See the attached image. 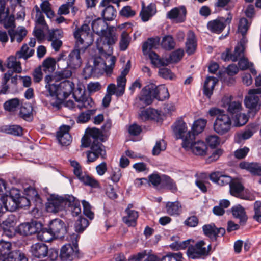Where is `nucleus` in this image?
I'll return each instance as SVG.
<instances>
[{
    "label": "nucleus",
    "instance_id": "8",
    "mask_svg": "<svg viewBox=\"0 0 261 261\" xmlns=\"http://www.w3.org/2000/svg\"><path fill=\"white\" fill-rule=\"evenodd\" d=\"M211 245H207L202 240L197 242L194 245L188 247L187 253L189 258L192 259H204L210 255Z\"/></svg>",
    "mask_w": 261,
    "mask_h": 261
},
{
    "label": "nucleus",
    "instance_id": "33",
    "mask_svg": "<svg viewBox=\"0 0 261 261\" xmlns=\"http://www.w3.org/2000/svg\"><path fill=\"white\" fill-rule=\"evenodd\" d=\"M166 211L170 216H178L182 211L181 205L178 201L168 202L166 204Z\"/></svg>",
    "mask_w": 261,
    "mask_h": 261
},
{
    "label": "nucleus",
    "instance_id": "26",
    "mask_svg": "<svg viewBox=\"0 0 261 261\" xmlns=\"http://www.w3.org/2000/svg\"><path fill=\"white\" fill-rule=\"evenodd\" d=\"M74 99L77 102V107L80 109L91 108L94 105V102L92 98L86 94H82L78 97L75 96Z\"/></svg>",
    "mask_w": 261,
    "mask_h": 261
},
{
    "label": "nucleus",
    "instance_id": "61",
    "mask_svg": "<svg viewBox=\"0 0 261 261\" xmlns=\"http://www.w3.org/2000/svg\"><path fill=\"white\" fill-rule=\"evenodd\" d=\"M119 14L122 17L131 18L133 17L136 15V12L132 9L130 6H126L122 8Z\"/></svg>",
    "mask_w": 261,
    "mask_h": 261
},
{
    "label": "nucleus",
    "instance_id": "20",
    "mask_svg": "<svg viewBox=\"0 0 261 261\" xmlns=\"http://www.w3.org/2000/svg\"><path fill=\"white\" fill-rule=\"evenodd\" d=\"M187 10L184 6L175 7L167 13V17L170 19H176V22L180 23L185 21Z\"/></svg>",
    "mask_w": 261,
    "mask_h": 261
},
{
    "label": "nucleus",
    "instance_id": "1",
    "mask_svg": "<svg viewBox=\"0 0 261 261\" xmlns=\"http://www.w3.org/2000/svg\"><path fill=\"white\" fill-rule=\"evenodd\" d=\"M117 40L115 31L113 28L108 29L100 35L97 39V48L99 53L104 56L106 59L105 62V72L108 75H111L115 66L116 59L112 56V48L111 45L114 44Z\"/></svg>",
    "mask_w": 261,
    "mask_h": 261
},
{
    "label": "nucleus",
    "instance_id": "36",
    "mask_svg": "<svg viewBox=\"0 0 261 261\" xmlns=\"http://www.w3.org/2000/svg\"><path fill=\"white\" fill-rule=\"evenodd\" d=\"M33 107L31 103H25L20 109L19 116L26 121H31L33 119Z\"/></svg>",
    "mask_w": 261,
    "mask_h": 261
},
{
    "label": "nucleus",
    "instance_id": "55",
    "mask_svg": "<svg viewBox=\"0 0 261 261\" xmlns=\"http://www.w3.org/2000/svg\"><path fill=\"white\" fill-rule=\"evenodd\" d=\"M184 55V51L182 49H178L173 51L170 55L167 60L169 61V64L170 63L177 62L181 60Z\"/></svg>",
    "mask_w": 261,
    "mask_h": 261
},
{
    "label": "nucleus",
    "instance_id": "35",
    "mask_svg": "<svg viewBox=\"0 0 261 261\" xmlns=\"http://www.w3.org/2000/svg\"><path fill=\"white\" fill-rule=\"evenodd\" d=\"M153 91V97L160 101H163L169 97L167 88L164 86L156 87Z\"/></svg>",
    "mask_w": 261,
    "mask_h": 261
},
{
    "label": "nucleus",
    "instance_id": "7",
    "mask_svg": "<svg viewBox=\"0 0 261 261\" xmlns=\"http://www.w3.org/2000/svg\"><path fill=\"white\" fill-rule=\"evenodd\" d=\"M194 134L188 132L185 136L182 146L186 150L190 149L196 155H204L206 154L207 146L203 141L198 140L195 142Z\"/></svg>",
    "mask_w": 261,
    "mask_h": 261
},
{
    "label": "nucleus",
    "instance_id": "9",
    "mask_svg": "<svg viewBox=\"0 0 261 261\" xmlns=\"http://www.w3.org/2000/svg\"><path fill=\"white\" fill-rule=\"evenodd\" d=\"M248 42L247 38H242L237 45L235 47L234 51L231 53L229 49L226 52L222 54V59L224 61H232L236 62L238 60L244 57L245 50Z\"/></svg>",
    "mask_w": 261,
    "mask_h": 261
},
{
    "label": "nucleus",
    "instance_id": "45",
    "mask_svg": "<svg viewBox=\"0 0 261 261\" xmlns=\"http://www.w3.org/2000/svg\"><path fill=\"white\" fill-rule=\"evenodd\" d=\"M56 61L53 58H47L42 63L43 70L46 73H52L55 69Z\"/></svg>",
    "mask_w": 261,
    "mask_h": 261
},
{
    "label": "nucleus",
    "instance_id": "17",
    "mask_svg": "<svg viewBox=\"0 0 261 261\" xmlns=\"http://www.w3.org/2000/svg\"><path fill=\"white\" fill-rule=\"evenodd\" d=\"M230 193L231 195L242 199L252 200L251 196L243 193L244 186L241 183L237 181H232L230 186Z\"/></svg>",
    "mask_w": 261,
    "mask_h": 261
},
{
    "label": "nucleus",
    "instance_id": "14",
    "mask_svg": "<svg viewBox=\"0 0 261 261\" xmlns=\"http://www.w3.org/2000/svg\"><path fill=\"white\" fill-rule=\"evenodd\" d=\"M42 228V224L40 222L32 221L31 222L23 223L18 227V232L23 236H29L38 232Z\"/></svg>",
    "mask_w": 261,
    "mask_h": 261
},
{
    "label": "nucleus",
    "instance_id": "37",
    "mask_svg": "<svg viewBox=\"0 0 261 261\" xmlns=\"http://www.w3.org/2000/svg\"><path fill=\"white\" fill-rule=\"evenodd\" d=\"M0 261H28L27 258L23 253L19 251H13L9 256L1 255Z\"/></svg>",
    "mask_w": 261,
    "mask_h": 261
},
{
    "label": "nucleus",
    "instance_id": "54",
    "mask_svg": "<svg viewBox=\"0 0 261 261\" xmlns=\"http://www.w3.org/2000/svg\"><path fill=\"white\" fill-rule=\"evenodd\" d=\"M249 25L248 20L245 18H242L240 19L238 31L242 35V38H246L245 35L248 30Z\"/></svg>",
    "mask_w": 261,
    "mask_h": 261
},
{
    "label": "nucleus",
    "instance_id": "11",
    "mask_svg": "<svg viewBox=\"0 0 261 261\" xmlns=\"http://www.w3.org/2000/svg\"><path fill=\"white\" fill-rule=\"evenodd\" d=\"M232 16L229 13L228 17L225 18L220 17L217 19L210 21L207 23V28L212 32L220 34L223 31L227 24L230 23Z\"/></svg>",
    "mask_w": 261,
    "mask_h": 261
},
{
    "label": "nucleus",
    "instance_id": "47",
    "mask_svg": "<svg viewBox=\"0 0 261 261\" xmlns=\"http://www.w3.org/2000/svg\"><path fill=\"white\" fill-rule=\"evenodd\" d=\"M19 106V99L14 98L5 101L3 105V107L5 111L11 112L16 111Z\"/></svg>",
    "mask_w": 261,
    "mask_h": 261
},
{
    "label": "nucleus",
    "instance_id": "12",
    "mask_svg": "<svg viewBox=\"0 0 261 261\" xmlns=\"http://www.w3.org/2000/svg\"><path fill=\"white\" fill-rule=\"evenodd\" d=\"M48 228L50 234L56 238H64L67 232L65 223L60 219H55L50 221Z\"/></svg>",
    "mask_w": 261,
    "mask_h": 261
},
{
    "label": "nucleus",
    "instance_id": "6",
    "mask_svg": "<svg viewBox=\"0 0 261 261\" xmlns=\"http://www.w3.org/2000/svg\"><path fill=\"white\" fill-rule=\"evenodd\" d=\"M66 239L71 243L64 245L61 249L60 257L62 260H72L77 255L79 251L77 246V234L72 233L66 237Z\"/></svg>",
    "mask_w": 261,
    "mask_h": 261
},
{
    "label": "nucleus",
    "instance_id": "30",
    "mask_svg": "<svg viewBox=\"0 0 261 261\" xmlns=\"http://www.w3.org/2000/svg\"><path fill=\"white\" fill-rule=\"evenodd\" d=\"M186 47V52L189 55L193 54L195 52L197 47L195 35L191 30L189 31L187 33Z\"/></svg>",
    "mask_w": 261,
    "mask_h": 261
},
{
    "label": "nucleus",
    "instance_id": "60",
    "mask_svg": "<svg viewBox=\"0 0 261 261\" xmlns=\"http://www.w3.org/2000/svg\"><path fill=\"white\" fill-rule=\"evenodd\" d=\"M126 79L118 76L117 79V88L118 89L117 94L119 95H123L125 92Z\"/></svg>",
    "mask_w": 261,
    "mask_h": 261
},
{
    "label": "nucleus",
    "instance_id": "52",
    "mask_svg": "<svg viewBox=\"0 0 261 261\" xmlns=\"http://www.w3.org/2000/svg\"><path fill=\"white\" fill-rule=\"evenodd\" d=\"M37 237L39 238L41 241L44 242H49L51 241L54 236H51L50 234V232L49 231V229L47 228L41 229L39 230L38 232H37Z\"/></svg>",
    "mask_w": 261,
    "mask_h": 261
},
{
    "label": "nucleus",
    "instance_id": "63",
    "mask_svg": "<svg viewBox=\"0 0 261 261\" xmlns=\"http://www.w3.org/2000/svg\"><path fill=\"white\" fill-rule=\"evenodd\" d=\"M93 114L94 111L92 110L82 112L79 115L77 122L81 123H85L90 119L91 116Z\"/></svg>",
    "mask_w": 261,
    "mask_h": 261
},
{
    "label": "nucleus",
    "instance_id": "46",
    "mask_svg": "<svg viewBox=\"0 0 261 261\" xmlns=\"http://www.w3.org/2000/svg\"><path fill=\"white\" fill-rule=\"evenodd\" d=\"M6 29H14L16 27L15 24V18L13 16H8V10L6 12V14L2 17V20L0 21Z\"/></svg>",
    "mask_w": 261,
    "mask_h": 261
},
{
    "label": "nucleus",
    "instance_id": "51",
    "mask_svg": "<svg viewBox=\"0 0 261 261\" xmlns=\"http://www.w3.org/2000/svg\"><path fill=\"white\" fill-rule=\"evenodd\" d=\"M160 175L158 173H153L148 177V182L151 184L154 187H156L160 184H163V176Z\"/></svg>",
    "mask_w": 261,
    "mask_h": 261
},
{
    "label": "nucleus",
    "instance_id": "43",
    "mask_svg": "<svg viewBox=\"0 0 261 261\" xmlns=\"http://www.w3.org/2000/svg\"><path fill=\"white\" fill-rule=\"evenodd\" d=\"M206 123V120L203 119H199L195 121L192 126V130L190 131L192 134H194V137L203 131Z\"/></svg>",
    "mask_w": 261,
    "mask_h": 261
},
{
    "label": "nucleus",
    "instance_id": "15",
    "mask_svg": "<svg viewBox=\"0 0 261 261\" xmlns=\"http://www.w3.org/2000/svg\"><path fill=\"white\" fill-rule=\"evenodd\" d=\"M86 133L89 137L84 140L83 138L82 139V144L85 147L89 146L91 142H94L95 140L103 141V135L100 129L95 127L88 128L86 130Z\"/></svg>",
    "mask_w": 261,
    "mask_h": 261
},
{
    "label": "nucleus",
    "instance_id": "58",
    "mask_svg": "<svg viewBox=\"0 0 261 261\" xmlns=\"http://www.w3.org/2000/svg\"><path fill=\"white\" fill-rule=\"evenodd\" d=\"M11 244L8 242H0V255L9 256L13 251L11 252Z\"/></svg>",
    "mask_w": 261,
    "mask_h": 261
},
{
    "label": "nucleus",
    "instance_id": "19",
    "mask_svg": "<svg viewBox=\"0 0 261 261\" xmlns=\"http://www.w3.org/2000/svg\"><path fill=\"white\" fill-rule=\"evenodd\" d=\"M17 222V218L13 214L8 215L7 218L3 221L1 225L4 231L7 236H12Z\"/></svg>",
    "mask_w": 261,
    "mask_h": 261
},
{
    "label": "nucleus",
    "instance_id": "62",
    "mask_svg": "<svg viewBox=\"0 0 261 261\" xmlns=\"http://www.w3.org/2000/svg\"><path fill=\"white\" fill-rule=\"evenodd\" d=\"M163 186H165L167 188L171 190L173 192L176 191L177 189L175 183L168 176H163Z\"/></svg>",
    "mask_w": 261,
    "mask_h": 261
},
{
    "label": "nucleus",
    "instance_id": "48",
    "mask_svg": "<svg viewBox=\"0 0 261 261\" xmlns=\"http://www.w3.org/2000/svg\"><path fill=\"white\" fill-rule=\"evenodd\" d=\"M204 234L212 240L216 241V227L214 224H206L202 227Z\"/></svg>",
    "mask_w": 261,
    "mask_h": 261
},
{
    "label": "nucleus",
    "instance_id": "31",
    "mask_svg": "<svg viewBox=\"0 0 261 261\" xmlns=\"http://www.w3.org/2000/svg\"><path fill=\"white\" fill-rule=\"evenodd\" d=\"M217 82V79L213 76H208L205 80L203 86V94L208 98H210L212 95Z\"/></svg>",
    "mask_w": 261,
    "mask_h": 261
},
{
    "label": "nucleus",
    "instance_id": "25",
    "mask_svg": "<svg viewBox=\"0 0 261 261\" xmlns=\"http://www.w3.org/2000/svg\"><path fill=\"white\" fill-rule=\"evenodd\" d=\"M47 246L42 243H38L33 244L31 248V252L32 255L37 258L46 256L47 255Z\"/></svg>",
    "mask_w": 261,
    "mask_h": 261
},
{
    "label": "nucleus",
    "instance_id": "27",
    "mask_svg": "<svg viewBox=\"0 0 261 261\" xmlns=\"http://www.w3.org/2000/svg\"><path fill=\"white\" fill-rule=\"evenodd\" d=\"M160 38L159 37L149 38L142 45V51L144 55L149 54L151 49L156 48L159 45Z\"/></svg>",
    "mask_w": 261,
    "mask_h": 261
},
{
    "label": "nucleus",
    "instance_id": "49",
    "mask_svg": "<svg viewBox=\"0 0 261 261\" xmlns=\"http://www.w3.org/2000/svg\"><path fill=\"white\" fill-rule=\"evenodd\" d=\"M161 46L166 50H170L175 46V42L171 35L165 36L161 41Z\"/></svg>",
    "mask_w": 261,
    "mask_h": 261
},
{
    "label": "nucleus",
    "instance_id": "41",
    "mask_svg": "<svg viewBox=\"0 0 261 261\" xmlns=\"http://www.w3.org/2000/svg\"><path fill=\"white\" fill-rule=\"evenodd\" d=\"M34 49H30L27 44H23L20 50L17 51L15 55L18 59H23L27 60L29 58L31 57L34 54Z\"/></svg>",
    "mask_w": 261,
    "mask_h": 261
},
{
    "label": "nucleus",
    "instance_id": "13",
    "mask_svg": "<svg viewBox=\"0 0 261 261\" xmlns=\"http://www.w3.org/2000/svg\"><path fill=\"white\" fill-rule=\"evenodd\" d=\"M155 88V85L150 84L145 86L141 90L140 94L138 96L137 100L140 104L143 106L150 105L153 101V91Z\"/></svg>",
    "mask_w": 261,
    "mask_h": 261
},
{
    "label": "nucleus",
    "instance_id": "3",
    "mask_svg": "<svg viewBox=\"0 0 261 261\" xmlns=\"http://www.w3.org/2000/svg\"><path fill=\"white\" fill-rule=\"evenodd\" d=\"M74 88V83L69 80H64L59 84L49 85L48 91L51 97H55L56 100L51 102V105L60 108L63 101L72 92Z\"/></svg>",
    "mask_w": 261,
    "mask_h": 261
},
{
    "label": "nucleus",
    "instance_id": "32",
    "mask_svg": "<svg viewBox=\"0 0 261 261\" xmlns=\"http://www.w3.org/2000/svg\"><path fill=\"white\" fill-rule=\"evenodd\" d=\"M0 132L14 136L22 135V128L18 125H7L0 127Z\"/></svg>",
    "mask_w": 261,
    "mask_h": 261
},
{
    "label": "nucleus",
    "instance_id": "18",
    "mask_svg": "<svg viewBox=\"0 0 261 261\" xmlns=\"http://www.w3.org/2000/svg\"><path fill=\"white\" fill-rule=\"evenodd\" d=\"M70 128L69 126L63 125L57 133L58 140L62 146H68L72 141V137L69 133Z\"/></svg>",
    "mask_w": 261,
    "mask_h": 261
},
{
    "label": "nucleus",
    "instance_id": "50",
    "mask_svg": "<svg viewBox=\"0 0 261 261\" xmlns=\"http://www.w3.org/2000/svg\"><path fill=\"white\" fill-rule=\"evenodd\" d=\"M5 210L9 211H15L18 208L17 198L15 199L14 197L10 196L7 197L6 202L4 203Z\"/></svg>",
    "mask_w": 261,
    "mask_h": 261
},
{
    "label": "nucleus",
    "instance_id": "64",
    "mask_svg": "<svg viewBox=\"0 0 261 261\" xmlns=\"http://www.w3.org/2000/svg\"><path fill=\"white\" fill-rule=\"evenodd\" d=\"M261 202L256 201L254 204V215L253 218L258 222L261 223Z\"/></svg>",
    "mask_w": 261,
    "mask_h": 261
},
{
    "label": "nucleus",
    "instance_id": "21",
    "mask_svg": "<svg viewBox=\"0 0 261 261\" xmlns=\"http://www.w3.org/2000/svg\"><path fill=\"white\" fill-rule=\"evenodd\" d=\"M222 105L227 107V111L230 113H237L241 110L242 106L239 101L231 100V96H225L222 99Z\"/></svg>",
    "mask_w": 261,
    "mask_h": 261
},
{
    "label": "nucleus",
    "instance_id": "22",
    "mask_svg": "<svg viewBox=\"0 0 261 261\" xmlns=\"http://www.w3.org/2000/svg\"><path fill=\"white\" fill-rule=\"evenodd\" d=\"M99 7L101 10V15L105 20L111 21L115 18L117 12L112 5H101L100 3Z\"/></svg>",
    "mask_w": 261,
    "mask_h": 261
},
{
    "label": "nucleus",
    "instance_id": "59",
    "mask_svg": "<svg viewBox=\"0 0 261 261\" xmlns=\"http://www.w3.org/2000/svg\"><path fill=\"white\" fill-rule=\"evenodd\" d=\"M182 254L181 253H170L162 257L161 261H182Z\"/></svg>",
    "mask_w": 261,
    "mask_h": 261
},
{
    "label": "nucleus",
    "instance_id": "34",
    "mask_svg": "<svg viewBox=\"0 0 261 261\" xmlns=\"http://www.w3.org/2000/svg\"><path fill=\"white\" fill-rule=\"evenodd\" d=\"M104 19L98 18L93 21L92 29L94 33L99 36L108 29V25Z\"/></svg>",
    "mask_w": 261,
    "mask_h": 261
},
{
    "label": "nucleus",
    "instance_id": "38",
    "mask_svg": "<svg viewBox=\"0 0 261 261\" xmlns=\"http://www.w3.org/2000/svg\"><path fill=\"white\" fill-rule=\"evenodd\" d=\"M8 33L12 42L16 39L17 42L20 43L27 35V31L24 28H22L17 31L13 29H9Z\"/></svg>",
    "mask_w": 261,
    "mask_h": 261
},
{
    "label": "nucleus",
    "instance_id": "39",
    "mask_svg": "<svg viewBox=\"0 0 261 261\" xmlns=\"http://www.w3.org/2000/svg\"><path fill=\"white\" fill-rule=\"evenodd\" d=\"M151 63L157 67L165 66L169 64L167 58H161L155 52L152 51L148 54Z\"/></svg>",
    "mask_w": 261,
    "mask_h": 261
},
{
    "label": "nucleus",
    "instance_id": "10",
    "mask_svg": "<svg viewBox=\"0 0 261 261\" xmlns=\"http://www.w3.org/2000/svg\"><path fill=\"white\" fill-rule=\"evenodd\" d=\"M89 146L90 150L86 152L88 163L95 161L99 157L102 159L106 158V151L105 146L100 141L95 140L94 142H91Z\"/></svg>",
    "mask_w": 261,
    "mask_h": 261
},
{
    "label": "nucleus",
    "instance_id": "2",
    "mask_svg": "<svg viewBox=\"0 0 261 261\" xmlns=\"http://www.w3.org/2000/svg\"><path fill=\"white\" fill-rule=\"evenodd\" d=\"M65 208H67L73 216H78L81 212L80 201L72 195L60 196L52 195L48 199L46 204L48 212L56 213Z\"/></svg>",
    "mask_w": 261,
    "mask_h": 261
},
{
    "label": "nucleus",
    "instance_id": "42",
    "mask_svg": "<svg viewBox=\"0 0 261 261\" xmlns=\"http://www.w3.org/2000/svg\"><path fill=\"white\" fill-rule=\"evenodd\" d=\"M127 216L123 217V220L125 223L129 226H135L136 224V220L138 217V213L136 211L125 210Z\"/></svg>",
    "mask_w": 261,
    "mask_h": 261
},
{
    "label": "nucleus",
    "instance_id": "53",
    "mask_svg": "<svg viewBox=\"0 0 261 261\" xmlns=\"http://www.w3.org/2000/svg\"><path fill=\"white\" fill-rule=\"evenodd\" d=\"M63 37V31L60 29L49 30L47 39L49 41L60 40Z\"/></svg>",
    "mask_w": 261,
    "mask_h": 261
},
{
    "label": "nucleus",
    "instance_id": "23",
    "mask_svg": "<svg viewBox=\"0 0 261 261\" xmlns=\"http://www.w3.org/2000/svg\"><path fill=\"white\" fill-rule=\"evenodd\" d=\"M210 179L214 182L217 183L220 186L230 185L232 182L230 176L224 175L220 172H214L210 175Z\"/></svg>",
    "mask_w": 261,
    "mask_h": 261
},
{
    "label": "nucleus",
    "instance_id": "56",
    "mask_svg": "<svg viewBox=\"0 0 261 261\" xmlns=\"http://www.w3.org/2000/svg\"><path fill=\"white\" fill-rule=\"evenodd\" d=\"M88 225L89 222L87 219L80 217L75 224V230L79 232H83Z\"/></svg>",
    "mask_w": 261,
    "mask_h": 261
},
{
    "label": "nucleus",
    "instance_id": "24",
    "mask_svg": "<svg viewBox=\"0 0 261 261\" xmlns=\"http://www.w3.org/2000/svg\"><path fill=\"white\" fill-rule=\"evenodd\" d=\"M173 131L177 139L185 138V134L187 132L186 123L182 119L178 120L172 126Z\"/></svg>",
    "mask_w": 261,
    "mask_h": 261
},
{
    "label": "nucleus",
    "instance_id": "16",
    "mask_svg": "<svg viewBox=\"0 0 261 261\" xmlns=\"http://www.w3.org/2000/svg\"><path fill=\"white\" fill-rule=\"evenodd\" d=\"M82 50L78 47H75L68 56L67 65L69 68L76 69L80 68L82 65V61L80 56Z\"/></svg>",
    "mask_w": 261,
    "mask_h": 261
},
{
    "label": "nucleus",
    "instance_id": "44",
    "mask_svg": "<svg viewBox=\"0 0 261 261\" xmlns=\"http://www.w3.org/2000/svg\"><path fill=\"white\" fill-rule=\"evenodd\" d=\"M131 39V37L126 31L122 32L119 41V48L121 51H125L127 49Z\"/></svg>",
    "mask_w": 261,
    "mask_h": 261
},
{
    "label": "nucleus",
    "instance_id": "29",
    "mask_svg": "<svg viewBox=\"0 0 261 261\" xmlns=\"http://www.w3.org/2000/svg\"><path fill=\"white\" fill-rule=\"evenodd\" d=\"M231 212L233 216L239 219V223L241 225H245L248 217L245 209L241 205H237L231 208Z\"/></svg>",
    "mask_w": 261,
    "mask_h": 261
},
{
    "label": "nucleus",
    "instance_id": "5",
    "mask_svg": "<svg viewBox=\"0 0 261 261\" xmlns=\"http://www.w3.org/2000/svg\"><path fill=\"white\" fill-rule=\"evenodd\" d=\"M74 37L76 39L75 47L80 48L82 53H84L94 41L93 35L90 33V28L87 24L78 28L74 32Z\"/></svg>",
    "mask_w": 261,
    "mask_h": 261
},
{
    "label": "nucleus",
    "instance_id": "40",
    "mask_svg": "<svg viewBox=\"0 0 261 261\" xmlns=\"http://www.w3.org/2000/svg\"><path fill=\"white\" fill-rule=\"evenodd\" d=\"M157 111L152 108H147L141 111L139 118L143 121L148 120H155L158 117Z\"/></svg>",
    "mask_w": 261,
    "mask_h": 261
},
{
    "label": "nucleus",
    "instance_id": "57",
    "mask_svg": "<svg viewBox=\"0 0 261 261\" xmlns=\"http://www.w3.org/2000/svg\"><path fill=\"white\" fill-rule=\"evenodd\" d=\"M166 148V143L163 139L157 141L152 149V154L154 155H158L161 151L165 150Z\"/></svg>",
    "mask_w": 261,
    "mask_h": 261
},
{
    "label": "nucleus",
    "instance_id": "28",
    "mask_svg": "<svg viewBox=\"0 0 261 261\" xmlns=\"http://www.w3.org/2000/svg\"><path fill=\"white\" fill-rule=\"evenodd\" d=\"M20 59L15 56H11L8 57L6 61V67L9 69H12L13 72L20 73L22 71L21 62L18 61Z\"/></svg>",
    "mask_w": 261,
    "mask_h": 261
},
{
    "label": "nucleus",
    "instance_id": "4",
    "mask_svg": "<svg viewBox=\"0 0 261 261\" xmlns=\"http://www.w3.org/2000/svg\"><path fill=\"white\" fill-rule=\"evenodd\" d=\"M211 116H216L213 128L216 133L220 135L228 133L231 129L232 121L230 116L225 112L217 108H212L208 111Z\"/></svg>",
    "mask_w": 261,
    "mask_h": 261
}]
</instances>
